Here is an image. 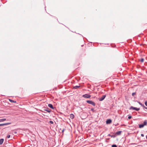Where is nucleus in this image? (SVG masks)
<instances>
[{
  "mask_svg": "<svg viewBox=\"0 0 147 147\" xmlns=\"http://www.w3.org/2000/svg\"><path fill=\"white\" fill-rule=\"evenodd\" d=\"M135 94H136V93H135V92H134V93H132V95L133 96H134V95H135Z\"/></svg>",
  "mask_w": 147,
  "mask_h": 147,
  "instance_id": "b1692460",
  "label": "nucleus"
},
{
  "mask_svg": "<svg viewBox=\"0 0 147 147\" xmlns=\"http://www.w3.org/2000/svg\"><path fill=\"white\" fill-rule=\"evenodd\" d=\"M11 123H5L3 124H0V126H3L5 125H8L10 124Z\"/></svg>",
  "mask_w": 147,
  "mask_h": 147,
  "instance_id": "423d86ee",
  "label": "nucleus"
},
{
  "mask_svg": "<svg viewBox=\"0 0 147 147\" xmlns=\"http://www.w3.org/2000/svg\"><path fill=\"white\" fill-rule=\"evenodd\" d=\"M147 124V121L146 120H145L143 122V124H140L139 125V127L140 128H142L145 125H146Z\"/></svg>",
  "mask_w": 147,
  "mask_h": 147,
  "instance_id": "f257e3e1",
  "label": "nucleus"
},
{
  "mask_svg": "<svg viewBox=\"0 0 147 147\" xmlns=\"http://www.w3.org/2000/svg\"><path fill=\"white\" fill-rule=\"evenodd\" d=\"M49 122L51 124H53V122L52 121H50Z\"/></svg>",
  "mask_w": 147,
  "mask_h": 147,
  "instance_id": "6ab92c4d",
  "label": "nucleus"
},
{
  "mask_svg": "<svg viewBox=\"0 0 147 147\" xmlns=\"http://www.w3.org/2000/svg\"><path fill=\"white\" fill-rule=\"evenodd\" d=\"M108 136H111V137H113V138H114L115 137H116V136L115 135H111L110 134H109L108 135Z\"/></svg>",
  "mask_w": 147,
  "mask_h": 147,
  "instance_id": "4468645a",
  "label": "nucleus"
},
{
  "mask_svg": "<svg viewBox=\"0 0 147 147\" xmlns=\"http://www.w3.org/2000/svg\"><path fill=\"white\" fill-rule=\"evenodd\" d=\"M145 105L147 106V101H145L144 102Z\"/></svg>",
  "mask_w": 147,
  "mask_h": 147,
  "instance_id": "412c9836",
  "label": "nucleus"
},
{
  "mask_svg": "<svg viewBox=\"0 0 147 147\" xmlns=\"http://www.w3.org/2000/svg\"><path fill=\"white\" fill-rule=\"evenodd\" d=\"M48 106L49 107H50L52 109H54L53 105L51 104H48Z\"/></svg>",
  "mask_w": 147,
  "mask_h": 147,
  "instance_id": "6e6552de",
  "label": "nucleus"
},
{
  "mask_svg": "<svg viewBox=\"0 0 147 147\" xmlns=\"http://www.w3.org/2000/svg\"><path fill=\"white\" fill-rule=\"evenodd\" d=\"M83 97L87 98H89L90 97V95L89 94H86L83 95Z\"/></svg>",
  "mask_w": 147,
  "mask_h": 147,
  "instance_id": "20e7f679",
  "label": "nucleus"
},
{
  "mask_svg": "<svg viewBox=\"0 0 147 147\" xmlns=\"http://www.w3.org/2000/svg\"><path fill=\"white\" fill-rule=\"evenodd\" d=\"M9 100L11 102H13V103H14V102H16V101H14L13 100H11V99H9Z\"/></svg>",
  "mask_w": 147,
  "mask_h": 147,
  "instance_id": "2eb2a0df",
  "label": "nucleus"
},
{
  "mask_svg": "<svg viewBox=\"0 0 147 147\" xmlns=\"http://www.w3.org/2000/svg\"><path fill=\"white\" fill-rule=\"evenodd\" d=\"M28 147H30V146H28Z\"/></svg>",
  "mask_w": 147,
  "mask_h": 147,
  "instance_id": "c756f323",
  "label": "nucleus"
},
{
  "mask_svg": "<svg viewBox=\"0 0 147 147\" xmlns=\"http://www.w3.org/2000/svg\"><path fill=\"white\" fill-rule=\"evenodd\" d=\"M143 108L144 109H147V107H146L145 106H144V107H143Z\"/></svg>",
  "mask_w": 147,
  "mask_h": 147,
  "instance_id": "393cba45",
  "label": "nucleus"
},
{
  "mask_svg": "<svg viewBox=\"0 0 147 147\" xmlns=\"http://www.w3.org/2000/svg\"><path fill=\"white\" fill-rule=\"evenodd\" d=\"M140 61L142 62H143L144 61V59H141Z\"/></svg>",
  "mask_w": 147,
  "mask_h": 147,
  "instance_id": "aec40b11",
  "label": "nucleus"
},
{
  "mask_svg": "<svg viewBox=\"0 0 147 147\" xmlns=\"http://www.w3.org/2000/svg\"><path fill=\"white\" fill-rule=\"evenodd\" d=\"M44 110L45 111H47V112H48V113H50L51 111V110L49 109H45Z\"/></svg>",
  "mask_w": 147,
  "mask_h": 147,
  "instance_id": "f8f14e48",
  "label": "nucleus"
},
{
  "mask_svg": "<svg viewBox=\"0 0 147 147\" xmlns=\"http://www.w3.org/2000/svg\"><path fill=\"white\" fill-rule=\"evenodd\" d=\"M112 147H117V146L116 145L113 144L112 145Z\"/></svg>",
  "mask_w": 147,
  "mask_h": 147,
  "instance_id": "a211bd4d",
  "label": "nucleus"
},
{
  "mask_svg": "<svg viewBox=\"0 0 147 147\" xmlns=\"http://www.w3.org/2000/svg\"><path fill=\"white\" fill-rule=\"evenodd\" d=\"M74 116L73 114H71L70 115V117L71 119H73L74 118Z\"/></svg>",
  "mask_w": 147,
  "mask_h": 147,
  "instance_id": "9b49d317",
  "label": "nucleus"
},
{
  "mask_svg": "<svg viewBox=\"0 0 147 147\" xmlns=\"http://www.w3.org/2000/svg\"><path fill=\"white\" fill-rule=\"evenodd\" d=\"M6 120V119L5 118L1 119H0V122L4 121H5Z\"/></svg>",
  "mask_w": 147,
  "mask_h": 147,
  "instance_id": "ddd939ff",
  "label": "nucleus"
},
{
  "mask_svg": "<svg viewBox=\"0 0 147 147\" xmlns=\"http://www.w3.org/2000/svg\"><path fill=\"white\" fill-rule=\"evenodd\" d=\"M139 104L141 105L143 107H144V105L142 104V103L141 102H138Z\"/></svg>",
  "mask_w": 147,
  "mask_h": 147,
  "instance_id": "f3484780",
  "label": "nucleus"
},
{
  "mask_svg": "<svg viewBox=\"0 0 147 147\" xmlns=\"http://www.w3.org/2000/svg\"><path fill=\"white\" fill-rule=\"evenodd\" d=\"M86 102L87 103L91 104L94 106H95V103L91 100H88L86 101Z\"/></svg>",
  "mask_w": 147,
  "mask_h": 147,
  "instance_id": "f03ea898",
  "label": "nucleus"
},
{
  "mask_svg": "<svg viewBox=\"0 0 147 147\" xmlns=\"http://www.w3.org/2000/svg\"><path fill=\"white\" fill-rule=\"evenodd\" d=\"M146 138L147 139V135L146 136Z\"/></svg>",
  "mask_w": 147,
  "mask_h": 147,
  "instance_id": "c85d7f7f",
  "label": "nucleus"
},
{
  "mask_svg": "<svg viewBox=\"0 0 147 147\" xmlns=\"http://www.w3.org/2000/svg\"><path fill=\"white\" fill-rule=\"evenodd\" d=\"M80 86H76L74 87V88L75 89H77L78 88L80 87Z\"/></svg>",
  "mask_w": 147,
  "mask_h": 147,
  "instance_id": "dca6fc26",
  "label": "nucleus"
},
{
  "mask_svg": "<svg viewBox=\"0 0 147 147\" xmlns=\"http://www.w3.org/2000/svg\"><path fill=\"white\" fill-rule=\"evenodd\" d=\"M14 133L15 134H16V133H17V132H16V131H14Z\"/></svg>",
  "mask_w": 147,
  "mask_h": 147,
  "instance_id": "cd10ccee",
  "label": "nucleus"
},
{
  "mask_svg": "<svg viewBox=\"0 0 147 147\" xmlns=\"http://www.w3.org/2000/svg\"><path fill=\"white\" fill-rule=\"evenodd\" d=\"M106 97L105 95L102 96L101 98H99V100L100 101H101L103 100Z\"/></svg>",
  "mask_w": 147,
  "mask_h": 147,
  "instance_id": "39448f33",
  "label": "nucleus"
},
{
  "mask_svg": "<svg viewBox=\"0 0 147 147\" xmlns=\"http://www.w3.org/2000/svg\"><path fill=\"white\" fill-rule=\"evenodd\" d=\"M131 118V116H129L128 117V118L129 119H130Z\"/></svg>",
  "mask_w": 147,
  "mask_h": 147,
  "instance_id": "5701e85b",
  "label": "nucleus"
},
{
  "mask_svg": "<svg viewBox=\"0 0 147 147\" xmlns=\"http://www.w3.org/2000/svg\"><path fill=\"white\" fill-rule=\"evenodd\" d=\"M106 122L107 124H109L111 123V120L110 119H108L107 120Z\"/></svg>",
  "mask_w": 147,
  "mask_h": 147,
  "instance_id": "0eeeda50",
  "label": "nucleus"
},
{
  "mask_svg": "<svg viewBox=\"0 0 147 147\" xmlns=\"http://www.w3.org/2000/svg\"><path fill=\"white\" fill-rule=\"evenodd\" d=\"M4 141V139H1L0 140V144H2L3 143Z\"/></svg>",
  "mask_w": 147,
  "mask_h": 147,
  "instance_id": "9d476101",
  "label": "nucleus"
},
{
  "mask_svg": "<svg viewBox=\"0 0 147 147\" xmlns=\"http://www.w3.org/2000/svg\"><path fill=\"white\" fill-rule=\"evenodd\" d=\"M121 131H118L116 132V134L117 135H119L121 134Z\"/></svg>",
  "mask_w": 147,
  "mask_h": 147,
  "instance_id": "1a4fd4ad",
  "label": "nucleus"
},
{
  "mask_svg": "<svg viewBox=\"0 0 147 147\" xmlns=\"http://www.w3.org/2000/svg\"><path fill=\"white\" fill-rule=\"evenodd\" d=\"M130 109H132L136 111H138L140 110V108H137L136 107H134L133 106H131L130 107Z\"/></svg>",
  "mask_w": 147,
  "mask_h": 147,
  "instance_id": "7ed1b4c3",
  "label": "nucleus"
},
{
  "mask_svg": "<svg viewBox=\"0 0 147 147\" xmlns=\"http://www.w3.org/2000/svg\"><path fill=\"white\" fill-rule=\"evenodd\" d=\"M10 137V135H8L7 136V138H9Z\"/></svg>",
  "mask_w": 147,
  "mask_h": 147,
  "instance_id": "4be33fe9",
  "label": "nucleus"
},
{
  "mask_svg": "<svg viewBox=\"0 0 147 147\" xmlns=\"http://www.w3.org/2000/svg\"><path fill=\"white\" fill-rule=\"evenodd\" d=\"M141 136L142 137H144V135L143 134H141Z\"/></svg>",
  "mask_w": 147,
  "mask_h": 147,
  "instance_id": "a878e982",
  "label": "nucleus"
},
{
  "mask_svg": "<svg viewBox=\"0 0 147 147\" xmlns=\"http://www.w3.org/2000/svg\"><path fill=\"white\" fill-rule=\"evenodd\" d=\"M91 110L92 111H93L94 110V109L93 108H92L91 109Z\"/></svg>",
  "mask_w": 147,
  "mask_h": 147,
  "instance_id": "bb28decb",
  "label": "nucleus"
}]
</instances>
